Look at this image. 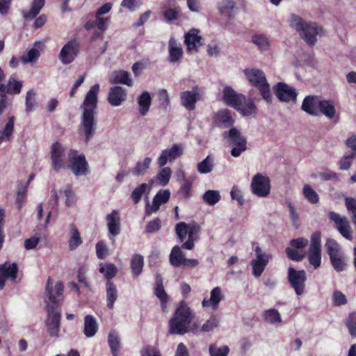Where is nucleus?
Segmentation results:
<instances>
[{"mask_svg":"<svg viewBox=\"0 0 356 356\" xmlns=\"http://www.w3.org/2000/svg\"><path fill=\"white\" fill-rule=\"evenodd\" d=\"M64 284L61 281H58L53 289L52 279H47L45 286V295L47 300L46 311L47 313L45 325L49 335L51 337H57L59 334L61 320L60 307L64 300Z\"/></svg>","mask_w":356,"mask_h":356,"instance_id":"1","label":"nucleus"},{"mask_svg":"<svg viewBox=\"0 0 356 356\" xmlns=\"http://www.w3.org/2000/svg\"><path fill=\"white\" fill-rule=\"evenodd\" d=\"M201 231V227L195 222L186 223L179 222L175 225V232L181 243V246L175 245L172 248L170 254V263L175 268L181 266L184 259L185 254L181 248L191 250L194 248L195 241L199 238V233Z\"/></svg>","mask_w":356,"mask_h":356,"instance_id":"2","label":"nucleus"},{"mask_svg":"<svg viewBox=\"0 0 356 356\" xmlns=\"http://www.w3.org/2000/svg\"><path fill=\"white\" fill-rule=\"evenodd\" d=\"M99 85L96 83L91 86L81 105L83 113L81 116V129L85 136V142L88 143L94 136L97 124L95 118L98 103Z\"/></svg>","mask_w":356,"mask_h":356,"instance_id":"3","label":"nucleus"},{"mask_svg":"<svg viewBox=\"0 0 356 356\" xmlns=\"http://www.w3.org/2000/svg\"><path fill=\"white\" fill-rule=\"evenodd\" d=\"M222 100L227 106L234 108L243 116L254 115L258 109L250 98L237 93L232 87L225 86L222 91Z\"/></svg>","mask_w":356,"mask_h":356,"instance_id":"4","label":"nucleus"},{"mask_svg":"<svg viewBox=\"0 0 356 356\" xmlns=\"http://www.w3.org/2000/svg\"><path fill=\"white\" fill-rule=\"evenodd\" d=\"M192 321V312L184 300L181 301L173 316L169 321V331L172 334H184L190 332L189 325Z\"/></svg>","mask_w":356,"mask_h":356,"instance_id":"5","label":"nucleus"},{"mask_svg":"<svg viewBox=\"0 0 356 356\" xmlns=\"http://www.w3.org/2000/svg\"><path fill=\"white\" fill-rule=\"evenodd\" d=\"M290 26L299 33L300 37L309 46H314L316 44V35H321L323 33L321 26H317L316 23H307L295 14L291 15Z\"/></svg>","mask_w":356,"mask_h":356,"instance_id":"6","label":"nucleus"},{"mask_svg":"<svg viewBox=\"0 0 356 356\" xmlns=\"http://www.w3.org/2000/svg\"><path fill=\"white\" fill-rule=\"evenodd\" d=\"M250 85L255 87L260 92L262 98L267 103H272V95L270 85L267 81L264 72L259 69H245L243 70Z\"/></svg>","mask_w":356,"mask_h":356,"instance_id":"7","label":"nucleus"},{"mask_svg":"<svg viewBox=\"0 0 356 356\" xmlns=\"http://www.w3.org/2000/svg\"><path fill=\"white\" fill-rule=\"evenodd\" d=\"M69 165L67 168L76 177L89 173V165L83 154H78L76 149H70L68 153Z\"/></svg>","mask_w":356,"mask_h":356,"instance_id":"8","label":"nucleus"},{"mask_svg":"<svg viewBox=\"0 0 356 356\" xmlns=\"http://www.w3.org/2000/svg\"><path fill=\"white\" fill-rule=\"evenodd\" d=\"M325 247L334 269L337 272L344 270L346 267V264L338 243L334 239L329 238L327 240Z\"/></svg>","mask_w":356,"mask_h":356,"instance_id":"9","label":"nucleus"},{"mask_svg":"<svg viewBox=\"0 0 356 356\" xmlns=\"http://www.w3.org/2000/svg\"><path fill=\"white\" fill-rule=\"evenodd\" d=\"M287 279L291 287L294 289L297 296H302L305 293L307 274L304 270H298L293 267H289Z\"/></svg>","mask_w":356,"mask_h":356,"instance_id":"10","label":"nucleus"},{"mask_svg":"<svg viewBox=\"0 0 356 356\" xmlns=\"http://www.w3.org/2000/svg\"><path fill=\"white\" fill-rule=\"evenodd\" d=\"M309 263L315 268L321 264V234L315 232L311 236V243L308 250Z\"/></svg>","mask_w":356,"mask_h":356,"instance_id":"11","label":"nucleus"},{"mask_svg":"<svg viewBox=\"0 0 356 356\" xmlns=\"http://www.w3.org/2000/svg\"><path fill=\"white\" fill-rule=\"evenodd\" d=\"M224 137L228 138L234 145L231 150V154L234 157L239 156L246 150L247 140L237 129L232 127L227 132L224 133Z\"/></svg>","mask_w":356,"mask_h":356,"instance_id":"12","label":"nucleus"},{"mask_svg":"<svg viewBox=\"0 0 356 356\" xmlns=\"http://www.w3.org/2000/svg\"><path fill=\"white\" fill-rule=\"evenodd\" d=\"M50 159L52 168L56 172L65 169V149L60 142H54L50 149Z\"/></svg>","mask_w":356,"mask_h":356,"instance_id":"13","label":"nucleus"},{"mask_svg":"<svg viewBox=\"0 0 356 356\" xmlns=\"http://www.w3.org/2000/svg\"><path fill=\"white\" fill-rule=\"evenodd\" d=\"M80 49V44L76 39L68 41L62 48L59 59L64 65L72 63L78 56Z\"/></svg>","mask_w":356,"mask_h":356,"instance_id":"14","label":"nucleus"},{"mask_svg":"<svg viewBox=\"0 0 356 356\" xmlns=\"http://www.w3.org/2000/svg\"><path fill=\"white\" fill-rule=\"evenodd\" d=\"M251 189L252 193L258 197L268 196L270 191L269 178L261 174H257L252 178Z\"/></svg>","mask_w":356,"mask_h":356,"instance_id":"15","label":"nucleus"},{"mask_svg":"<svg viewBox=\"0 0 356 356\" xmlns=\"http://www.w3.org/2000/svg\"><path fill=\"white\" fill-rule=\"evenodd\" d=\"M329 218L335 223L339 232L346 239L352 240V230L349 220L346 216H341L334 211H330Z\"/></svg>","mask_w":356,"mask_h":356,"instance_id":"16","label":"nucleus"},{"mask_svg":"<svg viewBox=\"0 0 356 356\" xmlns=\"http://www.w3.org/2000/svg\"><path fill=\"white\" fill-rule=\"evenodd\" d=\"M254 252L256 254V259L251 261V265L252 266V274L254 277H259L264 273L271 256L263 252L259 246L255 247Z\"/></svg>","mask_w":356,"mask_h":356,"instance_id":"17","label":"nucleus"},{"mask_svg":"<svg viewBox=\"0 0 356 356\" xmlns=\"http://www.w3.org/2000/svg\"><path fill=\"white\" fill-rule=\"evenodd\" d=\"M276 97L280 102H295L297 97V92L295 88L289 87L287 84L279 82L273 87Z\"/></svg>","mask_w":356,"mask_h":356,"instance_id":"18","label":"nucleus"},{"mask_svg":"<svg viewBox=\"0 0 356 356\" xmlns=\"http://www.w3.org/2000/svg\"><path fill=\"white\" fill-rule=\"evenodd\" d=\"M201 89L195 86L192 90H186L180 93L181 104L188 111H192L195 108L197 102L200 99Z\"/></svg>","mask_w":356,"mask_h":356,"instance_id":"19","label":"nucleus"},{"mask_svg":"<svg viewBox=\"0 0 356 356\" xmlns=\"http://www.w3.org/2000/svg\"><path fill=\"white\" fill-rule=\"evenodd\" d=\"M213 124L221 129L232 127L234 124V119L229 109L224 108L218 111L213 115Z\"/></svg>","mask_w":356,"mask_h":356,"instance_id":"20","label":"nucleus"},{"mask_svg":"<svg viewBox=\"0 0 356 356\" xmlns=\"http://www.w3.org/2000/svg\"><path fill=\"white\" fill-rule=\"evenodd\" d=\"M183 154V148L181 145L174 144L170 148L163 150L158 158V164L160 167L165 166L168 162H172Z\"/></svg>","mask_w":356,"mask_h":356,"instance_id":"21","label":"nucleus"},{"mask_svg":"<svg viewBox=\"0 0 356 356\" xmlns=\"http://www.w3.org/2000/svg\"><path fill=\"white\" fill-rule=\"evenodd\" d=\"M18 273V266L16 263L8 264L5 263L0 265V290L5 286L6 280L10 278L12 281H15L17 278Z\"/></svg>","mask_w":356,"mask_h":356,"instance_id":"22","label":"nucleus"},{"mask_svg":"<svg viewBox=\"0 0 356 356\" xmlns=\"http://www.w3.org/2000/svg\"><path fill=\"white\" fill-rule=\"evenodd\" d=\"M199 30L191 29L184 35V42L187 47V50L189 52L199 51V47L202 45V37L199 35Z\"/></svg>","mask_w":356,"mask_h":356,"instance_id":"23","label":"nucleus"},{"mask_svg":"<svg viewBox=\"0 0 356 356\" xmlns=\"http://www.w3.org/2000/svg\"><path fill=\"white\" fill-rule=\"evenodd\" d=\"M168 60L171 63H178L183 58V49L175 38H170L168 42Z\"/></svg>","mask_w":356,"mask_h":356,"instance_id":"24","label":"nucleus"},{"mask_svg":"<svg viewBox=\"0 0 356 356\" xmlns=\"http://www.w3.org/2000/svg\"><path fill=\"white\" fill-rule=\"evenodd\" d=\"M154 293L161 302V307L162 310L165 311L167 308V305L169 301V296L164 289L163 280L159 274L156 275Z\"/></svg>","mask_w":356,"mask_h":356,"instance_id":"25","label":"nucleus"},{"mask_svg":"<svg viewBox=\"0 0 356 356\" xmlns=\"http://www.w3.org/2000/svg\"><path fill=\"white\" fill-rule=\"evenodd\" d=\"M319 102L320 98L318 96L308 95L303 99L301 108L310 115L317 116L319 114Z\"/></svg>","mask_w":356,"mask_h":356,"instance_id":"26","label":"nucleus"},{"mask_svg":"<svg viewBox=\"0 0 356 356\" xmlns=\"http://www.w3.org/2000/svg\"><path fill=\"white\" fill-rule=\"evenodd\" d=\"M127 97L126 90L121 86H114L111 88L108 96V103L113 106H120L125 99Z\"/></svg>","mask_w":356,"mask_h":356,"instance_id":"27","label":"nucleus"},{"mask_svg":"<svg viewBox=\"0 0 356 356\" xmlns=\"http://www.w3.org/2000/svg\"><path fill=\"white\" fill-rule=\"evenodd\" d=\"M224 296L220 286L213 288L211 291L210 298L209 300L204 298L202 300L203 307H211L213 310L218 308L220 302L223 299Z\"/></svg>","mask_w":356,"mask_h":356,"instance_id":"28","label":"nucleus"},{"mask_svg":"<svg viewBox=\"0 0 356 356\" xmlns=\"http://www.w3.org/2000/svg\"><path fill=\"white\" fill-rule=\"evenodd\" d=\"M108 229L113 236L118 235L120 232V218L118 212L113 210L106 216Z\"/></svg>","mask_w":356,"mask_h":356,"instance_id":"29","label":"nucleus"},{"mask_svg":"<svg viewBox=\"0 0 356 356\" xmlns=\"http://www.w3.org/2000/svg\"><path fill=\"white\" fill-rule=\"evenodd\" d=\"M217 8L222 16H225L229 20H231L234 17L236 6L233 0H222L218 2Z\"/></svg>","mask_w":356,"mask_h":356,"instance_id":"30","label":"nucleus"},{"mask_svg":"<svg viewBox=\"0 0 356 356\" xmlns=\"http://www.w3.org/2000/svg\"><path fill=\"white\" fill-rule=\"evenodd\" d=\"M110 83L113 84H124L128 86H132L133 81L128 72L124 70H118L113 72Z\"/></svg>","mask_w":356,"mask_h":356,"instance_id":"31","label":"nucleus"},{"mask_svg":"<svg viewBox=\"0 0 356 356\" xmlns=\"http://www.w3.org/2000/svg\"><path fill=\"white\" fill-rule=\"evenodd\" d=\"M98 330V325L95 317L86 315L84 318L83 333L86 337H92Z\"/></svg>","mask_w":356,"mask_h":356,"instance_id":"32","label":"nucleus"},{"mask_svg":"<svg viewBox=\"0 0 356 356\" xmlns=\"http://www.w3.org/2000/svg\"><path fill=\"white\" fill-rule=\"evenodd\" d=\"M144 266V257L139 254H134L131 261L130 267L134 277H138L143 272Z\"/></svg>","mask_w":356,"mask_h":356,"instance_id":"33","label":"nucleus"},{"mask_svg":"<svg viewBox=\"0 0 356 356\" xmlns=\"http://www.w3.org/2000/svg\"><path fill=\"white\" fill-rule=\"evenodd\" d=\"M106 296L107 307L113 309L118 298V289L114 282L106 284Z\"/></svg>","mask_w":356,"mask_h":356,"instance_id":"34","label":"nucleus"},{"mask_svg":"<svg viewBox=\"0 0 356 356\" xmlns=\"http://www.w3.org/2000/svg\"><path fill=\"white\" fill-rule=\"evenodd\" d=\"M138 104L140 114L145 116L147 113L152 104L150 94L147 91L143 92L138 97Z\"/></svg>","mask_w":356,"mask_h":356,"instance_id":"35","label":"nucleus"},{"mask_svg":"<svg viewBox=\"0 0 356 356\" xmlns=\"http://www.w3.org/2000/svg\"><path fill=\"white\" fill-rule=\"evenodd\" d=\"M318 111L327 118L332 119L336 115V109L330 100H321L318 102Z\"/></svg>","mask_w":356,"mask_h":356,"instance_id":"36","label":"nucleus"},{"mask_svg":"<svg viewBox=\"0 0 356 356\" xmlns=\"http://www.w3.org/2000/svg\"><path fill=\"white\" fill-rule=\"evenodd\" d=\"M45 0H33L31 8L29 11H23V17L26 19H34L44 7Z\"/></svg>","mask_w":356,"mask_h":356,"instance_id":"37","label":"nucleus"},{"mask_svg":"<svg viewBox=\"0 0 356 356\" xmlns=\"http://www.w3.org/2000/svg\"><path fill=\"white\" fill-rule=\"evenodd\" d=\"M99 271L104 275L106 280V283L113 282L112 279L115 277L118 273L117 267L113 264H100Z\"/></svg>","mask_w":356,"mask_h":356,"instance_id":"38","label":"nucleus"},{"mask_svg":"<svg viewBox=\"0 0 356 356\" xmlns=\"http://www.w3.org/2000/svg\"><path fill=\"white\" fill-rule=\"evenodd\" d=\"M14 122L15 118L13 116L9 117L5 127L0 131V144L4 140H10L14 131Z\"/></svg>","mask_w":356,"mask_h":356,"instance_id":"39","label":"nucleus"},{"mask_svg":"<svg viewBox=\"0 0 356 356\" xmlns=\"http://www.w3.org/2000/svg\"><path fill=\"white\" fill-rule=\"evenodd\" d=\"M108 343L111 348L113 356H119L120 349V340L118 334L113 331L109 332L108 336Z\"/></svg>","mask_w":356,"mask_h":356,"instance_id":"40","label":"nucleus"},{"mask_svg":"<svg viewBox=\"0 0 356 356\" xmlns=\"http://www.w3.org/2000/svg\"><path fill=\"white\" fill-rule=\"evenodd\" d=\"M22 88V83L17 81L16 79L11 76L7 84L6 85L5 94L17 95L19 94Z\"/></svg>","mask_w":356,"mask_h":356,"instance_id":"41","label":"nucleus"},{"mask_svg":"<svg viewBox=\"0 0 356 356\" xmlns=\"http://www.w3.org/2000/svg\"><path fill=\"white\" fill-rule=\"evenodd\" d=\"M82 243V240L77 228L74 225H71L69 247L70 250H74Z\"/></svg>","mask_w":356,"mask_h":356,"instance_id":"42","label":"nucleus"},{"mask_svg":"<svg viewBox=\"0 0 356 356\" xmlns=\"http://www.w3.org/2000/svg\"><path fill=\"white\" fill-rule=\"evenodd\" d=\"M264 320L271 324L280 323L282 318L279 312L275 309H266L263 313Z\"/></svg>","mask_w":356,"mask_h":356,"instance_id":"43","label":"nucleus"},{"mask_svg":"<svg viewBox=\"0 0 356 356\" xmlns=\"http://www.w3.org/2000/svg\"><path fill=\"white\" fill-rule=\"evenodd\" d=\"M40 56V51L36 48H32L24 53L20 58V60L24 63H29L36 61Z\"/></svg>","mask_w":356,"mask_h":356,"instance_id":"44","label":"nucleus"},{"mask_svg":"<svg viewBox=\"0 0 356 356\" xmlns=\"http://www.w3.org/2000/svg\"><path fill=\"white\" fill-rule=\"evenodd\" d=\"M151 161L149 157H146L142 162L138 161L133 169L132 174L136 176L143 175L149 168Z\"/></svg>","mask_w":356,"mask_h":356,"instance_id":"45","label":"nucleus"},{"mask_svg":"<svg viewBox=\"0 0 356 356\" xmlns=\"http://www.w3.org/2000/svg\"><path fill=\"white\" fill-rule=\"evenodd\" d=\"M202 199L206 203L213 206L220 201V195L218 191L208 190L204 193Z\"/></svg>","mask_w":356,"mask_h":356,"instance_id":"46","label":"nucleus"},{"mask_svg":"<svg viewBox=\"0 0 356 356\" xmlns=\"http://www.w3.org/2000/svg\"><path fill=\"white\" fill-rule=\"evenodd\" d=\"M213 168V159L207 156L203 161L197 165V171L201 174H207L212 171Z\"/></svg>","mask_w":356,"mask_h":356,"instance_id":"47","label":"nucleus"},{"mask_svg":"<svg viewBox=\"0 0 356 356\" xmlns=\"http://www.w3.org/2000/svg\"><path fill=\"white\" fill-rule=\"evenodd\" d=\"M252 40L262 51L268 50L270 47V41L264 35H254Z\"/></svg>","mask_w":356,"mask_h":356,"instance_id":"48","label":"nucleus"},{"mask_svg":"<svg viewBox=\"0 0 356 356\" xmlns=\"http://www.w3.org/2000/svg\"><path fill=\"white\" fill-rule=\"evenodd\" d=\"M170 197V193L169 190H161L154 197L153 202L155 204V207L159 208L162 204L166 203Z\"/></svg>","mask_w":356,"mask_h":356,"instance_id":"49","label":"nucleus"},{"mask_svg":"<svg viewBox=\"0 0 356 356\" xmlns=\"http://www.w3.org/2000/svg\"><path fill=\"white\" fill-rule=\"evenodd\" d=\"M193 181V178H184V183L179 191V195L184 198L190 197Z\"/></svg>","mask_w":356,"mask_h":356,"instance_id":"50","label":"nucleus"},{"mask_svg":"<svg viewBox=\"0 0 356 356\" xmlns=\"http://www.w3.org/2000/svg\"><path fill=\"white\" fill-rule=\"evenodd\" d=\"M303 195L312 204H316L319 201L318 195L309 185H305L303 187Z\"/></svg>","mask_w":356,"mask_h":356,"instance_id":"51","label":"nucleus"},{"mask_svg":"<svg viewBox=\"0 0 356 356\" xmlns=\"http://www.w3.org/2000/svg\"><path fill=\"white\" fill-rule=\"evenodd\" d=\"M355 158L356 153L346 154L339 161V169L342 170H348Z\"/></svg>","mask_w":356,"mask_h":356,"instance_id":"52","label":"nucleus"},{"mask_svg":"<svg viewBox=\"0 0 356 356\" xmlns=\"http://www.w3.org/2000/svg\"><path fill=\"white\" fill-rule=\"evenodd\" d=\"M147 184L143 183L139 185L132 191L131 194V198L135 204H138L140 201L143 195L147 191Z\"/></svg>","mask_w":356,"mask_h":356,"instance_id":"53","label":"nucleus"},{"mask_svg":"<svg viewBox=\"0 0 356 356\" xmlns=\"http://www.w3.org/2000/svg\"><path fill=\"white\" fill-rule=\"evenodd\" d=\"M172 171L169 167H164L159 170L157 175V179L161 185L165 186L168 184L171 177Z\"/></svg>","mask_w":356,"mask_h":356,"instance_id":"54","label":"nucleus"},{"mask_svg":"<svg viewBox=\"0 0 356 356\" xmlns=\"http://www.w3.org/2000/svg\"><path fill=\"white\" fill-rule=\"evenodd\" d=\"M180 14L179 8H168L163 13V16L166 22H170L177 19Z\"/></svg>","mask_w":356,"mask_h":356,"instance_id":"55","label":"nucleus"},{"mask_svg":"<svg viewBox=\"0 0 356 356\" xmlns=\"http://www.w3.org/2000/svg\"><path fill=\"white\" fill-rule=\"evenodd\" d=\"M229 352V348L227 346L218 347L215 344L209 346V353L211 356H227Z\"/></svg>","mask_w":356,"mask_h":356,"instance_id":"56","label":"nucleus"},{"mask_svg":"<svg viewBox=\"0 0 356 356\" xmlns=\"http://www.w3.org/2000/svg\"><path fill=\"white\" fill-rule=\"evenodd\" d=\"M346 325L348 327L350 335L356 337V313L352 312L348 315L346 322Z\"/></svg>","mask_w":356,"mask_h":356,"instance_id":"57","label":"nucleus"},{"mask_svg":"<svg viewBox=\"0 0 356 356\" xmlns=\"http://www.w3.org/2000/svg\"><path fill=\"white\" fill-rule=\"evenodd\" d=\"M161 227V221L159 218L149 221L146 227L145 232L148 234L155 233L159 231Z\"/></svg>","mask_w":356,"mask_h":356,"instance_id":"58","label":"nucleus"},{"mask_svg":"<svg viewBox=\"0 0 356 356\" xmlns=\"http://www.w3.org/2000/svg\"><path fill=\"white\" fill-rule=\"evenodd\" d=\"M141 4L140 0H122L121 2V6L127 8L130 12L136 10Z\"/></svg>","mask_w":356,"mask_h":356,"instance_id":"59","label":"nucleus"},{"mask_svg":"<svg viewBox=\"0 0 356 356\" xmlns=\"http://www.w3.org/2000/svg\"><path fill=\"white\" fill-rule=\"evenodd\" d=\"M218 325V321L217 318L214 316H212L203 324L200 330L207 332L213 330Z\"/></svg>","mask_w":356,"mask_h":356,"instance_id":"60","label":"nucleus"},{"mask_svg":"<svg viewBox=\"0 0 356 356\" xmlns=\"http://www.w3.org/2000/svg\"><path fill=\"white\" fill-rule=\"evenodd\" d=\"M35 92L33 90H30L27 92L26 96V111L31 112L33 110L35 106Z\"/></svg>","mask_w":356,"mask_h":356,"instance_id":"61","label":"nucleus"},{"mask_svg":"<svg viewBox=\"0 0 356 356\" xmlns=\"http://www.w3.org/2000/svg\"><path fill=\"white\" fill-rule=\"evenodd\" d=\"M64 194L66 197L65 204L67 207H71L75 202V195L72 191V186L67 185L64 189Z\"/></svg>","mask_w":356,"mask_h":356,"instance_id":"62","label":"nucleus"},{"mask_svg":"<svg viewBox=\"0 0 356 356\" xmlns=\"http://www.w3.org/2000/svg\"><path fill=\"white\" fill-rule=\"evenodd\" d=\"M285 251L288 258L292 261H300L305 257L303 254L298 252L297 250L290 247H287Z\"/></svg>","mask_w":356,"mask_h":356,"instance_id":"63","label":"nucleus"},{"mask_svg":"<svg viewBox=\"0 0 356 356\" xmlns=\"http://www.w3.org/2000/svg\"><path fill=\"white\" fill-rule=\"evenodd\" d=\"M141 356H161V353L155 347L147 346L140 350Z\"/></svg>","mask_w":356,"mask_h":356,"instance_id":"64","label":"nucleus"}]
</instances>
